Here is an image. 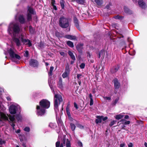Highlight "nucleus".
<instances>
[{
	"label": "nucleus",
	"mask_w": 147,
	"mask_h": 147,
	"mask_svg": "<svg viewBox=\"0 0 147 147\" xmlns=\"http://www.w3.org/2000/svg\"><path fill=\"white\" fill-rule=\"evenodd\" d=\"M20 30V29L18 24L15 22H11L9 23L7 29L8 32L13 37V40L18 46L21 45V42L18 38L15 37L18 35Z\"/></svg>",
	"instance_id": "obj_1"
},
{
	"label": "nucleus",
	"mask_w": 147,
	"mask_h": 147,
	"mask_svg": "<svg viewBox=\"0 0 147 147\" xmlns=\"http://www.w3.org/2000/svg\"><path fill=\"white\" fill-rule=\"evenodd\" d=\"M40 106L36 107L37 114L38 116H42L45 113V109L48 108L50 106V102L46 99H43L39 102Z\"/></svg>",
	"instance_id": "obj_2"
},
{
	"label": "nucleus",
	"mask_w": 147,
	"mask_h": 147,
	"mask_svg": "<svg viewBox=\"0 0 147 147\" xmlns=\"http://www.w3.org/2000/svg\"><path fill=\"white\" fill-rule=\"evenodd\" d=\"M6 109V108L2 104V103L0 102V116L1 119L4 120H8V117H9L10 120L12 122H13L15 120L14 116L10 115H7V116L4 112Z\"/></svg>",
	"instance_id": "obj_3"
},
{
	"label": "nucleus",
	"mask_w": 147,
	"mask_h": 147,
	"mask_svg": "<svg viewBox=\"0 0 147 147\" xmlns=\"http://www.w3.org/2000/svg\"><path fill=\"white\" fill-rule=\"evenodd\" d=\"M16 50L13 47L10 48L8 51V53L11 60L15 63H18V61L21 59L20 57L16 53Z\"/></svg>",
	"instance_id": "obj_4"
},
{
	"label": "nucleus",
	"mask_w": 147,
	"mask_h": 147,
	"mask_svg": "<svg viewBox=\"0 0 147 147\" xmlns=\"http://www.w3.org/2000/svg\"><path fill=\"white\" fill-rule=\"evenodd\" d=\"M54 109L56 113V116L57 115V112L59 111L58 107L61 102L63 101L62 96L60 95L55 94L54 98Z\"/></svg>",
	"instance_id": "obj_5"
},
{
	"label": "nucleus",
	"mask_w": 147,
	"mask_h": 147,
	"mask_svg": "<svg viewBox=\"0 0 147 147\" xmlns=\"http://www.w3.org/2000/svg\"><path fill=\"white\" fill-rule=\"evenodd\" d=\"M20 111V106L16 104H13L11 105L9 108V112L11 114H15L16 111Z\"/></svg>",
	"instance_id": "obj_6"
},
{
	"label": "nucleus",
	"mask_w": 147,
	"mask_h": 147,
	"mask_svg": "<svg viewBox=\"0 0 147 147\" xmlns=\"http://www.w3.org/2000/svg\"><path fill=\"white\" fill-rule=\"evenodd\" d=\"M60 26L63 28H66L68 27L69 25L68 20L63 17H62L60 19L59 21Z\"/></svg>",
	"instance_id": "obj_7"
},
{
	"label": "nucleus",
	"mask_w": 147,
	"mask_h": 147,
	"mask_svg": "<svg viewBox=\"0 0 147 147\" xmlns=\"http://www.w3.org/2000/svg\"><path fill=\"white\" fill-rule=\"evenodd\" d=\"M35 12L33 9L30 7H29L28 10V14L27 15V20L28 22H29L32 20V15L35 14Z\"/></svg>",
	"instance_id": "obj_8"
},
{
	"label": "nucleus",
	"mask_w": 147,
	"mask_h": 147,
	"mask_svg": "<svg viewBox=\"0 0 147 147\" xmlns=\"http://www.w3.org/2000/svg\"><path fill=\"white\" fill-rule=\"evenodd\" d=\"M24 34H21L20 35L19 38L21 39L22 42L24 44L26 45H28L29 47L31 46L32 44L30 40L28 39H24Z\"/></svg>",
	"instance_id": "obj_9"
},
{
	"label": "nucleus",
	"mask_w": 147,
	"mask_h": 147,
	"mask_svg": "<svg viewBox=\"0 0 147 147\" xmlns=\"http://www.w3.org/2000/svg\"><path fill=\"white\" fill-rule=\"evenodd\" d=\"M29 64L32 67H36L38 66V63L36 60L31 59L29 62Z\"/></svg>",
	"instance_id": "obj_10"
},
{
	"label": "nucleus",
	"mask_w": 147,
	"mask_h": 147,
	"mask_svg": "<svg viewBox=\"0 0 147 147\" xmlns=\"http://www.w3.org/2000/svg\"><path fill=\"white\" fill-rule=\"evenodd\" d=\"M70 70L69 67H67L65 69V71L62 75V76L63 78H65L68 77L69 74Z\"/></svg>",
	"instance_id": "obj_11"
},
{
	"label": "nucleus",
	"mask_w": 147,
	"mask_h": 147,
	"mask_svg": "<svg viewBox=\"0 0 147 147\" xmlns=\"http://www.w3.org/2000/svg\"><path fill=\"white\" fill-rule=\"evenodd\" d=\"M18 20L21 24H24L26 22L25 19L24 18L23 16L22 15H20L19 16Z\"/></svg>",
	"instance_id": "obj_12"
},
{
	"label": "nucleus",
	"mask_w": 147,
	"mask_h": 147,
	"mask_svg": "<svg viewBox=\"0 0 147 147\" xmlns=\"http://www.w3.org/2000/svg\"><path fill=\"white\" fill-rule=\"evenodd\" d=\"M114 87L115 89H118L120 87V85L117 79H115L113 81Z\"/></svg>",
	"instance_id": "obj_13"
},
{
	"label": "nucleus",
	"mask_w": 147,
	"mask_h": 147,
	"mask_svg": "<svg viewBox=\"0 0 147 147\" xmlns=\"http://www.w3.org/2000/svg\"><path fill=\"white\" fill-rule=\"evenodd\" d=\"M138 3L139 6L142 8H144L145 7V4L143 2L142 0H139L138 1Z\"/></svg>",
	"instance_id": "obj_14"
},
{
	"label": "nucleus",
	"mask_w": 147,
	"mask_h": 147,
	"mask_svg": "<svg viewBox=\"0 0 147 147\" xmlns=\"http://www.w3.org/2000/svg\"><path fill=\"white\" fill-rule=\"evenodd\" d=\"M64 37L68 39L71 40H75L76 39V37L75 36L70 35H66Z\"/></svg>",
	"instance_id": "obj_15"
},
{
	"label": "nucleus",
	"mask_w": 147,
	"mask_h": 147,
	"mask_svg": "<svg viewBox=\"0 0 147 147\" xmlns=\"http://www.w3.org/2000/svg\"><path fill=\"white\" fill-rule=\"evenodd\" d=\"M103 116H96L97 119L96 120V123L98 124L99 123H100L101 122L102 118Z\"/></svg>",
	"instance_id": "obj_16"
},
{
	"label": "nucleus",
	"mask_w": 147,
	"mask_h": 147,
	"mask_svg": "<svg viewBox=\"0 0 147 147\" xmlns=\"http://www.w3.org/2000/svg\"><path fill=\"white\" fill-rule=\"evenodd\" d=\"M124 116L123 113H122L117 115L115 116L114 117L116 119L119 120L122 118Z\"/></svg>",
	"instance_id": "obj_17"
},
{
	"label": "nucleus",
	"mask_w": 147,
	"mask_h": 147,
	"mask_svg": "<svg viewBox=\"0 0 147 147\" xmlns=\"http://www.w3.org/2000/svg\"><path fill=\"white\" fill-rule=\"evenodd\" d=\"M68 54L70 56L71 58L74 60H75L76 59L73 53L70 51H69L68 52Z\"/></svg>",
	"instance_id": "obj_18"
},
{
	"label": "nucleus",
	"mask_w": 147,
	"mask_h": 147,
	"mask_svg": "<svg viewBox=\"0 0 147 147\" xmlns=\"http://www.w3.org/2000/svg\"><path fill=\"white\" fill-rule=\"evenodd\" d=\"M105 51L104 50H101L99 52V54L98 55V57L99 58H100L101 57H103L104 56L105 54Z\"/></svg>",
	"instance_id": "obj_19"
},
{
	"label": "nucleus",
	"mask_w": 147,
	"mask_h": 147,
	"mask_svg": "<svg viewBox=\"0 0 147 147\" xmlns=\"http://www.w3.org/2000/svg\"><path fill=\"white\" fill-rule=\"evenodd\" d=\"M119 69V67L118 66H115L111 69V72L112 73H115Z\"/></svg>",
	"instance_id": "obj_20"
},
{
	"label": "nucleus",
	"mask_w": 147,
	"mask_h": 147,
	"mask_svg": "<svg viewBox=\"0 0 147 147\" xmlns=\"http://www.w3.org/2000/svg\"><path fill=\"white\" fill-rule=\"evenodd\" d=\"M74 23L75 24V26L76 27L78 28L79 27V24L78 23V20L77 19V18L76 17H74Z\"/></svg>",
	"instance_id": "obj_21"
},
{
	"label": "nucleus",
	"mask_w": 147,
	"mask_h": 147,
	"mask_svg": "<svg viewBox=\"0 0 147 147\" xmlns=\"http://www.w3.org/2000/svg\"><path fill=\"white\" fill-rule=\"evenodd\" d=\"M66 111L67 114L69 117H71V114L69 112V107L68 105L66 108Z\"/></svg>",
	"instance_id": "obj_22"
},
{
	"label": "nucleus",
	"mask_w": 147,
	"mask_h": 147,
	"mask_svg": "<svg viewBox=\"0 0 147 147\" xmlns=\"http://www.w3.org/2000/svg\"><path fill=\"white\" fill-rule=\"evenodd\" d=\"M124 11L126 13L129 14H130L131 13V12L126 7H124Z\"/></svg>",
	"instance_id": "obj_23"
},
{
	"label": "nucleus",
	"mask_w": 147,
	"mask_h": 147,
	"mask_svg": "<svg viewBox=\"0 0 147 147\" xmlns=\"http://www.w3.org/2000/svg\"><path fill=\"white\" fill-rule=\"evenodd\" d=\"M58 86L61 88H62L63 86L62 82L61 79L59 80V82L58 84Z\"/></svg>",
	"instance_id": "obj_24"
},
{
	"label": "nucleus",
	"mask_w": 147,
	"mask_h": 147,
	"mask_svg": "<svg viewBox=\"0 0 147 147\" xmlns=\"http://www.w3.org/2000/svg\"><path fill=\"white\" fill-rule=\"evenodd\" d=\"M54 67L53 66H51L50 67V71L49 73V77L51 76L52 75V72L53 70Z\"/></svg>",
	"instance_id": "obj_25"
},
{
	"label": "nucleus",
	"mask_w": 147,
	"mask_h": 147,
	"mask_svg": "<svg viewBox=\"0 0 147 147\" xmlns=\"http://www.w3.org/2000/svg\"><path fill=\"white\" fill-rule=\"evenodd\" d=\"M67 45L71 47H74L73 43L70 41H67Z\"/></svg>",
	"instance_id": "obj_26"
},
{
	"label": "nucleus",
	"mask_w": 147,
	"mask_h": 147,
	"mask_svg": "<svg viewBox=\"0 0 147 147\" xmlns=\"http://www.w3.org/2000/svg\"><path fill=\"white\" fill-rule=\"evenodd\" d=\"M56 147H63V144H60V142L59 141L57 142L56 143Z\"/></svg>",
	"instance_id": "obj_27"
},
{
	"label": "nucleus",
	"mask_w": 147,
	"mask_h": 147,
	"mask_svg": "<svg viewBox=\"0 0 147 147\" xmlns=\"http://www.w3.org/2000/svg\"><path fill=\"white\" fill-rule=\"evenodd\" d=\"M95 1L98 5H100L102 3V1L100 0H95Z\"/></svg>",
	"instance_id": "obj_28"
},
{
	"label": "nucleus",
	"mask_w": 147,
	"mask_h": 147,
	"mask_svg": "<svg viewBox=\"0 0 147 147\" xmlns=\"http://www.w3.org/2000/svg\"><path fill=\"white\" fill-rule=\"evenodd\" d=\"M55 3V0H51V4L53 7V8L54 9L56 10L57 9V7L56 6L54 5Z\"/></svg>",
	"instance_id": "obj_29"
},
{
	"label": "nucleus",
	"mask_w": 147,
	"mask_h": 147,
	"mask_svg": "<svg viewBox=\"0 0 147 147\" xmlns=\"http://www.w3.org/2000/svg\"><path fill=\"white\" fill-rule=\"evenodd\" d=\"M76 2L79 4H83L85 2V0H76Z\"/></svg>",
	"instance_id": "obj_30"
},
{
	"label": "nucleus",
	"mask_w": 147,
	"mask_h": 147,
	"mask_svg": "<svg viewBox=\"0 0 147 147\" xmlns=\"http://www.w3.org/2000/svg\"><path fill=\"white\" fill-rule=\"evenodd\" d=\"M16 118L18 121H21L22 119V117L20 114H18L16 116Z\"/></svg>",
	"instance_id": "obj_31"
},
{
	"label": "nucleus",
	"mask_w": 147,
	"mask_h": 147,
	"mask_svg": "<svg viewBox=\"0 0 147 147\" xmlns=\"http://www.w3.org/2000/svg\"><path fill=\"white\" fill-rule=\"evenodd\" d=\"M70 126L71 130L74 131L75 130L76 128V126L73 124L71 123L70 124Z\"/></svg>",
	"instance_id": "obj_32"
},
{
	"label": "nucleus",
	"mask_w": 147,
	"mask_h": 147,
	"mask_svg": "<svg viewBox=\"0 0 147 147\" xmlns=\"http://www.w3.org/2000/svg\"><path fill=\"white\" fill-rule=\"evenodd\" d=\"M49 126L51 128H54L55 126V124L53 123H50L49 124Z\"/></svg>",
	"instance_id": "obj_33"
},
{
	"label": "nucleus",
	"mask_w": 147,
	"mask_h": 147,
	"mask_svg": "<svg viewBox=\"0 0 147 147\" xmlns=\"http://www.w3.org/2000/svg\"><path fill=\"white\" fill-rule=\"evenodd\" d=\"M64 1L63 0H61L60 2L61 5L63 9L64 7Z\"/></svg>",
	"instance_id": "obj_34"
},
{
	"label": "nucleus",
	"mask_w": 147,
	"mask_h": 147,
	"mask_svg": "<svg viewBox=\"0 0 147 147\" xmlns=\"http://www.w3.org/2000/svg\"><path fill=\"white\" fill-rule=\"evenodd\" d=\"M66 147H71L70 142L67 139L66 143Z\"/></svg>",
	"instance_id": "obj_35"
},
{
	"label": "nucleus",
	"mask_w": 147,
	"mask_h": 147,
	"mask_svg": "<svg viewBox=\"0 0 147 147\" xmlns=\"http://www.w3.org/2000/svg\"><path fill=\"white\" fill-rule=\"evenodd\" d=\"M103 98L105 100H108L109 101H110L111 100V97L108 96H103Z\"/></svg>",
	"instance_id": "obj_36"
},
{
	"label": "nucleus",
	"mask_w": 147,
	"mask_h": 147,
	"mask_svg": "<svg viewBox=\"0 0 147 147\" xmlns=\"http://www.w3.org/2000/svg\"><path fill=\"white\" fill-rule=\"evenodd\" d=\"M29 31L30 33H31V34H32L33 33L34 30L32 26H29Z\"/></svg>",
	"instance_id": "obj_37"
},
{
	"label": "nucleus",
	"mask_w": 147,
	"mask_h": 147,
	"mask_svg": "<svg viewBox=\"0 0 147 147\" xmlns=\"http://www.w3.org/2000/svg\"><path fill=\"white\" fill-rule=\"evenodd\" d=\"M82 76V75L81 74H77V78L78 79V80H80V78Z\"/></svg>",
	"instance_id": "obj_38"
},
{
	"label": "nucleus",
	"mask_w": 147,
	"mask_h": 147,
	"mask_svg": "<svg viewBox=\"0 0 147 147\" xmlns=\"http://www.w3.org/2000/svg\"><path fill=\"white\" fill-rule=\"evenodd\" d=\"M24 130L25 131L29 132L30 131V129L28 127H26L24 128Z\"/></svg>",
	"instance_id": "obj_39"
},
{
	"label": "nucleus",
	"mask_w": 147,
	"mask_h": 147,
	"mask_svg": "<svg viewBox=\"0 0 147 147\" xmlns=\"http://www.w3.org/2000/svg\"><path fill=\"white\" fill-rule=\"evenodd\" d=\"M28 52L27 51H26L25 52V53H24V56L28 58Z\"/></svg>",
	"instance_id": "obj_40"
},
{
	"label": "nucleus",
	"mask_w": 147,
	"mask_h": 147,
	"mask_svg": "<svg viewBox=\"0 0 147 147\" xmlns=\"http://www.w3.org/2000/svg\"><path fill=\"white\" fill-rule=\"evenodd\" d=\"M5 140H3L2 139L0 138V145L5 144Z\"/></svg>",
	"instance_id": "obj_41"
},
{
	"label": "nucleus",
	"mask_w": 147,
	"mask_h": 147,
	"mask_svg": "<svg viewBox=\"0 0 147 147\" xmlns=\"http://www.w3.org/2000/svg\"><path fill=\"white\" fill-rule=\"evenodd\" d=\"M85 66V64L84 63H82L80 65V67L81 69H84Z\"/></svg>",
	"instance_id": "obj_42"
},
{
	"label": "nucleus",
	"mask_w": 147,
	"mask_h": 147,
	"mask_svg": "<svg viewBox=\"0 0 147 147\" xmlns=\"http://www.w3.org/2000/svg\"><path fill=\"white\" fill-rule=\"evenodd\" d=\"M77 127H78L80 129H82L83 128V126L81 125L80 124H78L76 125Z\"/></svg>",
	"instance_id": "obj_43"
},
{
	"label": "nucleus",
	"mask_w": 147,
	"mask_h": 147,
	"mask_svg": "<svg viewBox=\"0 0 147 147\" xmlns=\"http://www.w3.org/2000/svg\"><path fill=\"white\" fill-rule=\"evenodd\" d=\"M119 100V98L118 97L115 100L114 102L113 103V105H115L118 101Z\"/></svg>",
	"instance_id": "obj_44"
},
{
	"label": "nucleus",
	"mask_w": 147,
	"mask_h": 147,
	"mask_svg": "<svg viewBox=\"0 0 147 147\" xmlns=\"http://www.w3.org/2000/svg\"><path fill=\"white\" fill-rule=\"evenodd\" d=\"M116 122V121H113L111 122L110 123L109 125L111 126H113Z\"/></svg>",
	"instance_id": "obj_45"
},
{
	"label": "nucleus",
	"mask_w": 147,
	"mask_h": 147,
	"mask_svg": "<svg viewBox=\"0 0 147 147\" xmlns=\"http://www.w3.org/2000/svg\"><path fill=\"white\" fill-rule=\"evenodd\" d=\"M93 99H90V106H92L93 105Z\"/></svg>",
	"instance_id": "obj_46"
},
{
	"label": "nucleus",
	"mask_w": 147,
	"mask_h": 147,
	"mask_svg": "<svg viewBox=\"0 0 147 147\" xmlns=\"http://www.w3.org/2000/svg\"><path fill=\"white\" fill-rule=\"evenodd\" d=\"M74 107L76 109H78V107L77 105V104L75 102L74 103Z\"/></svg>",
	"instance_id": "obj_47"
},
{
	"label": "nucleus",
	"mask_w": 147,
	"mask_h": 147,
	"mask_svg": "<svg viewBox=\"0 0 147 147\" xmlns=\"http://www.w3.org/2000/svg\"><path fill=\"white\" fill-rule=\"evenodd\" d=\"M60 54L61 56H64L65 55V53L63 51L60 52Z\"/></svg>",
	"instance_id": "obj_48"
},
{
	"label": "nucleus",
	"mask_w": 147,
	"mask_h": 147,
	"mask_svg": "<svg viewBox=\"0 0 147 147\" xmlns=\"http://www.w3.org/2000/svg\"><path fill=\"white\" fill-rule=\"evenodd\" d=\"M128 147H133V144L132 143H129L128 144Z\"/></svg>",
	"instance_id": "obj_49"
},
{
	"label": "nucleus",
	"mask_w": 147,
	"mask_h": 147,
	"mask_svg": "<svg viewBox=\"0 0 147 147\" xmlns=\"http://www.w3.org/2000/svg\"><path fill=\"white\" fill-rule=\"evenodd\" d=\"M78 145L80 146H82V143L80 141H78Z\"/></svg>",
	"instance_id": "obj_50"
},
{
	"label": "nucleus",
	"mask_w": 147,
	"mask_h": 147,
	"mask_svg": "<svg viewBox=\"0 0 147 147\" xmlns=\"http://www.w3.org/2000/svg\"><path fill=\"white\" fill-rule=\"evenodd\" d=\"M130 123V121H125L124 123L125 125H128Z\"/></svg>",
	"instance_id": "obj_51"
},
{
	"label": "nucleus",
	"mask_w": 147,
	"mask_h": 147,
	"mask_svg": "<svg viewBox=\"0 0 147 147\" xmlns=\"http://www.w3.org/2000/svg\"><path fill=\"white\" fill-rule=\"evenodd\" d=\"M125 146V143H123L121 144L120 145V147H124Z\"/></svg>",
	"instance_id": "obj_52"
},
{
	"label": "nucleus",
	"mask_w": 147,
	"mask_h": 147,
	"mask_svg": "<svg viewBox=\"0 0 147 147\" xmlns=\"http://www.w3.org/2000/svg\"><path fill=\"white\" fill-rule=\"evenodd\" d=\"M120 125L122 129H124V128L125 127V126L123 124H122L121 125V124H120Z\"/></svg>",
	"instance_id": "obj_53"
},
{
	"label": "nucleus",
	"mask_w": 147,
	"mask_h": 147,
	"mask_svg": "<svg viewBox=\"0 0 147 147\" xmlns=\"http://www.w3.org/2000/svg\"><path fill=\"white\" fill-rule=\"evenodd\" d=\"M107 118H108L107 117H103L102 118V119L103 121H105L107 119Z\"/></svg>",
	"instance_id": "obj_54"
},
{
	"label": "nucleus",
	"mask_w": 147,
	"mask_h": 147,
	"mask_svg": "<svg viewBox=\"0 0 147 147\" xmlns=\"http://www.w3.org/2000/svg\"><path fill=\"white\" fill-rule=\"evenodd\" d=\"M6 98L8 101H10L11 100V99L10 96H8Z\"/></svg>",
	"instance_id": "obj_55"
},
{
	"label": "nucleus",
	"mask_w": 147,
	"mask_h": 147,
	"mask_svg": "<svg viewBox=\"0 0 147 147\" xmlns=\"http://www.w3.org/2000/svg\"><path fill=\"white\" fill-rule=\"evenodd\" d=\"M78 83L79 85L80 86L81 84V80H78Z\"/></svg>",
	"instance_id": "obj_56"
},
{
	"label": "nucleus",
	"mask_w": 147,
	"mask_h": 147,
	"mask_svg": "<svg viewBox=\"0 0 147 147\" xmlns=\"http://www.w3.org/2000/svg\"><path fill=\"white\" fill-rule=\"evenodd\" d=\"M89 97L90 98V99H93V98H92V94H91V93L89 94Z\"/></svg>",
	"instance_id": "obj_57"
},
{
	"label": "nucleus",
	"mask_w": 147,
	"mask_h": 147,
	"mask_svg": "<svg viewBox=\"0 0 147 147\" xmlns=\"http://www.w3.org/2000/svg\"><path fill=\"white\" fill-rule=\"evenodd\" d=\"M19 138L20 141L22 142L23 141L22 138L21 136H20Z\"/></svg>",
	"instance_id": "obj_58"
},
{
	"label": "nucleus",
	"mask_w": 147,
	"mask_h": 147,
	"mask_svg": "<svg viewBox=\"0 0 147 147\" xmlns=\"http://www.w3.org/2000/svg\"><path fill=\"white\" fill-rule=\"evenodd\" d=\"M11 126L13 127V129H14V127L15 126V124L13 123H12L11 124Z\"/></svg>",
	"instance_id": "obj_59"
},
{
	"label": "nucleus",
	"mask_w": 147,
	"mask_h": 147,
	"mask_svg": "<svg viewBox=\"0 0 147 147\" xmlns=\"http://www.w3.org/2000/svg\"><path fill=\"white\" fill-rule=\"evenodd\" d=\"M125 119H128L129 118V116L127 115H125L124 117Z\"/></svg>",
	"instance_id": "obj_60"
},
{
	"label": "nucleus",
	"mask_w": 147,
	"mask_h": 147,
	"mask_svg": "<svg viewBox=\"0 0 147 147\" xmlns=\"http://www.w3.org/2000/svg\"><path fill=\"white\" fill-rule=\"evenodd\" d=\"M20 130L19 129H18L16 131V132L17 133H20Z\"/></svg>",
	"instance_id": "obj_61"
},
{
	"label": "nucleus",
	"mask_w": 147,
	"mask_h": 147,
	"mask_svg": "<svg viewBox=\"0 0 147 147\" xmlns=\"http://www.w3.org/2000/svg\"><path fill=\"white\" fill-rule=\"evenodd\" d=\"M88 55H87V56L89 58H90L91 55H90V54L89 53H88Z\"/></svg>",
	"instance_id": "obj_62"
},
{
	"label": "nucleus",
	"mask_w": 147,
	"mask_h": 147,
	"mask_svg": "<svg viewBox=\"0 0 147 147\" xmlns=\"http://www.w3.org/2000/svg\"><path fill=\"white\" fill-rule=\"evenodd\" d=\"M144 145L146 147H147V143L146 142H145Z\"/></svg>",
	"instance_id": "obj_63"
},
{
	"label": "nucleus",
	"mask_w": 147,
	"mask_h": 147,
	"mask_svg": "<svg viewBox=\"0 0 147 147\" xmlns=\"http://www.w3.org/2000/svg\"><path fill=\"white\" fill-rule=\"evenodd\" d=\"M22 145L24 147H26V144L24 143L22 144Z\"/></svg>",
	"instance_id": "obj_64"
}]
</instances>
